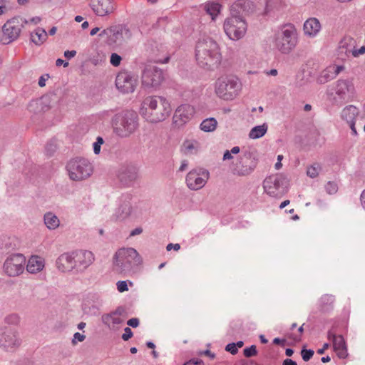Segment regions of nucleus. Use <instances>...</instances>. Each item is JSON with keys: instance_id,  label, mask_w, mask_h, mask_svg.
Masks as SVG:
<instances>
[{"instance_id": "1", "label": "nucleus", "mask_w": 365, "mask_h": 365, "mask_svg": "<svg viewBox=\"0 0 365 365\" xmlns=\"http://www.w3.org/2000/svg\"><path fill=\"white\" fill-rule=\"evenodd\" d=\"M195 58L200 67L214 71L220 65L222 58L219 44L210 37L199 39L195 47Z\"/></svg>"}, {"instance_id": "2", "label": "nucleus", "mask_w": 365, "mask_h": 365, "mask_svg": "<svg viewBox=\"0 0 365 365\" xmlns=\"http://www.w3.org/2000/svg\"><path fill=\"white\" fill-rule=\"evenodd\" d=\"M170 102L158 96H147L140 108V114L148 122L157 123L165 120L171 113Z\"/></svg>"}, {"instance_id": "3", "label": "nucleus", "mask_w": 365, "mask_h": 365, "mask_svg": "<svg viewBox=\"0 0 365 365\" xmlns=\"http://www.w3.org/2000/svg\"><path fill=\"white\" fill-rule=\"evenodd\" d=\"M356 95L354 79L351 78L338 79L327 91V100L332 106L338 107L353 101Z\"/></svg>"}, {"instance_id": "4", "label": "nucleus", "mask_w": 365, "mask_h": 365, "mask_svg": "<svg viewBox=\"0 0 365 365\" xmlns=\"http://www.w3.org/2000/svg\"><path fill=\"white\" fill-rule=\"evenodd\" d=\"M142 259L133 248H120L113 257V271L125 275L133 272L141 264Z\"/></svg>"}, {"instance_id": "5", "label": "nucleus", "mask_w": 365, "mask_h": 365, "mask_svg": "<svg viewBox=\"0 0 365 365\" xmlns=\"http://www.w3.org/2000/svg\"><path fill=\"white\" fill-rule=\"evenodd\" d=\"M114 133L120 138H128L139 127V118L133 110H123L115 114L112 118Z\"/></svg>"}, {"instance_id": "6", "label": "nucleus", "mask_w": 365, "mask_h": 365, "mask_svg": "<svg viewBox=\"0 0 365 365\" xmlns=\"http://www.w3.org/2000/svg\"><path fill=\"white\" fill-rule=\"evenodd\" d=\"M242 90L240 81L233 76H222L215 83V92L221 99L232 101L235 99Z\"/></svg>"}, {"instance_id": "7", "label": "nucleus", "mask_w": 365, "mask_h": 365, "mask_svg": "<svg viewBox=\"0 0 365 365\" xmlns=\"http://www.w3.org/2000/svg\"><path fill=\"white\" fill-rule=\"evenodd\" d=\"M297 43V30L292 24L284 25L274 38V46L282 53H289Z\"/></svg>"}, {"instance_id": "8", "label": "nucleus", "mask_w": 365, "mask_h": 365, "mask_svg": "<svg viewBox=\"0 0 365 365\" xmlns=\"http://www.w3.org/2000/svg\"><path fill=\"white\" fill-rule=\"evenodd\" d=\"M66 169L70 179L74 181H81L88 178L93 171L91 163L83 158L71 160L66 165Z\"/></svg>"}, {"instance_id": "9", "label": "nucleus", "mask_w": 365, "mask_h": 365, "mask_svg": "<svg viewBox=\"0 0 365 365\" xmlns=\"http://www.w3.org/2000/svg\"><path fill=\"white\" fill-rule=\"evenodd\" d=\"M223 28L230 39L239 40L245 36L247 25L241 16H232L225 19Z\"/></svg>"}, {"instance_id": "10", "label": "nucleus", "mask_w": 365, "mask_h": 365, "mask_svg": "<svg viewBox=\"0 0 365 365\" xmlns=\"http://www.w3.org/2000/svg\"><path fill=\"white\" fill-rule=\"evenodd\" d=\"M28 21L21 17H14L8 20L2 27L4 44H9L19 36L21 29Z\"/></svg>"}, {"instance_id": "11", "label": "nucleus", "mask_w": 365, "mask_h": 365, "mask_svg": "<svg viewBox=\"0 0 365 365\" xmlns=\"http://www.w3.org/2000/svg\"><path fill=\"white\" fill-rule=\"evenodd\" d=\"M163 71L154 65H146L142 73V86L146 88H157L164 81Z\"/></svg>"}, {"instance_id": "12", "label": "nucleus", "mask_w": 365, "mask_h": 365, "mask_svg": "<svg viewBox=\"0 0 365 365\" xmlns=\"http://www.w3.org/2000/svg\"><path fill=\"white\" fill-rule=\"evenodd\" d=\"M26 262V257L24 255H11L6 259L3 265V270L9 277H15L19 276L24 271Z\"/></svg>"}, {"instance_id": "13", "label": "nucleus", "mask_w": 365, "mask_h": 365, "mask_svg": "<svg viewBox=\"0 0 365 365\" xmlns=\"http://www.w3.org/2000/svg\"><path fill=\"white\" fill-rule=\"evenodd\" d=\"M21 344V339L16 330L11 327L0 329V347L7 351H14Z\"/></svg>"}, {"instance_id": "14", "label": "nucleus", "mask_w": 365, "mask_h": 365, "mask_svg": "<svg viewBox=\"0 0 365 365\" xmlns=\"http://www.w3.org/2000/svg\"><path fill=\"white\" fill-rule=\"evenodd\" d=\"M210 178V173L202 168H196L190 170L186 175L185 182L188 188L198 190L202 188Z\"/></svg>"}, {"instance_id": "15", "label": "nucleus", "mask_w": 365, "mask_h": 365, "mask_svg": "<svg viewBox=\"0 0 365 365\" xmlns=\"http://www.w3.org/2000/svg\"><path fill=\"white\" fill-rule=\"evenodd\" d=\"M137 85V78L129 72L121 71L115 78L116 88L123 93H133Z\"/></svg>"}, {"instance_id": "16", "label": "nucleus", "mask_w": 365, "mask_h": 365, "mask_svg": "<svg viewBox=\"0 0 365 365\" xmlns=\"http://www.w3.org/2000/svg\"><path fill=\"white\" fill-rule=\"evenodd\" d=\"M195 114V108L188 104L178 106L173 117V124L175 128H180L189 122Z\"/></svg>"}, {"instance_id": "17", "label": "nucleus", "mask_w": 365, "mask_h": 365, "mask_svg": "<svg viewBox=\"0 0 365 365\" xmlns=\"http://www.w3.org/2000/svg\"><path fill=\"white\" fill-rule=\"evenodd\" d=\"M359 115V110L354 105L346 106L340 113L341 119L350 128L351 134L354 136L358 135L355 123Z\"/></svg>"}, {"instance_id": "18", "label": "nucleus", "mask_w": 365, "mask_h": 365, "mask_svg": "<svg viewBox=\"0 0 365 365\" xmlns=\"http://www.w3.org/2000/svg\"><path fill=\"white\" fill-rule=\"evenodd\" d=\"M117 177L122 185L130 186L138 178V169L130 164L123 165L117 172Z\"/></svg>"}, {"instance_id": "19", "label": "nucleus", "mask_w": 365, "mask_h": 365, "mask_svg": "<svg viewBox=\"0 0 365 365\" xmlns=\"http://www.w3.org/2000/svg\"><path fill=\"white\" fill-rule=\"evenodd\" d=\"M282 178L278 175H270L265 178L263 187L267 195L274 197H281L284 192L281 190Z\"/></svg>"}, {"instance_id": "20", "label": "nucleus", "mask_w": 365, "mask_h": 365, "mask_svg": "<svg viewBox=\"0 0 365 365\" xmlns=\"http://www.w3.org/2000/svg\"><path fill=\"white\" fill-rule=\"evenodd\" d=\"M74 252L76 269L78 272L85 271L95 260L94 255L88 250H77Z\"/></svg>"}, {"instance_id": "21", "label": "nucleus", "mask_w": 365, "mask_h": 365, "mask_svg": "<svg viewBox=\"0 0 365 365\" xmlns=\"http://www.w3.org/2000/svg\"><path fill=\"white\" fill-rule=\"evenodd\" d=\"M328 339L332 341L334 350L340 359H345L347 356V349L345 340L342 335L336 334L334 328L328 331Z\"/></svg>"}, {"instance_id": "22", "label": "nucleus", "mask_w": 365, "mask_h": 365, "mask_svg": "<svg viewBox=\"0 0 365 365\" xmlns=\"http://www.w3.org/2000/svg\"><path fill=\"white\" fill-rule=\"evenodd\" d=\"M90 6L93 11L99 16L108 15L115 9L113 0H91Z\"/></svg>"}, {"instance_id": "23", "label": "nucleus", "mask_w": 365, "mask_h": 365, "mask_svg": "<svg viewBox=\"0 0 365 365\" xmlns=\"http://www.w3.org/2000/svg\"><path fill=\"white\" fill-rule=\"evenodd\" d=\"M344 69L345 67L344 65H339L336 63L330 64L322 71L317 78V82L320 84H324L335 78Z\"/></svg>"}, {"instance_id": "24", "label": "nucleus", "mask_w": 365, "mask_h": 365, "mask_svg": "<svg viewBox=\"0 0 365 365\" xmlns=\"http://www.w3.org/2000/svg\"><path fill=\"white\" fill-rule=\"evenodd\" d=\"M356 46V41L351 36H344L339 43L338 55L342 60L352 56L354 48Z\"/></svg>"}, {"instance_id": "25", "label": "nucleus", "mask_w": 365, "mask_h": 365, "mask_svg": "<svg viewBox=\"0 0 365 365\" xmlns=\"http://www.w3.org/2000/svg\"><path fill=\"white\" fill-rule=\"evenodd\" d=\"M123 309L119 307L110 314L103 315L102 321L110 329H117L119 325L124 322L125 318L123 317Z\"/></svg>"}, {"instance_id": "26", "label": "nucleus", "mask_w": 365, "mask_h": 365, "mask_svg": "<svg viewBox=\"0 0 365 365\" xmlns=\"http://www.w3.org/2000/svg\"><path fill=\"white\" fill-rule=\"evenodd\" d=\"M56 267L63 272L76 269L74 252L61 255L56 260Z\"/></svg>"}, {"instance_id": "27", "label": "nucleus", "mask_w": 365, "mask_h": 365, "mask_svg": "<svg viewBox=\"0 0 365 365\" xmlns=\"http://www.w3.org/2000/svg\"><path fill=\"white\" fill-rule=\"evenodd\" d=\"M133 212L131 197L129 195L125 196L119 207L114 215L115 220L122 221L127 219Z\"/></svg>"}, {"instance_id": "28", "label": "nucleus", "mask_w": 365, "mask_h": 365, "mask_svg": "<svg viewBox=\"0 0 365 365\" xmlns=\"http://www.w3.org/2000/svg\"><path fill=\"white\" fill-rule=\"evenodd\" d=\"M321 30V24L316 18H309L304 24V35L310 38L315 37Z\"/></svg>"}, {"instance_id": "29", "label": "nucleus", "mask_w": 365, "mask_h": 365, "mask_svg": "<svg viewBox=\"0 0 365 365\" xmlns=\"http://www.w3.org/2000/svg\"><path fill=\"white\" fill-rule=\"evenodd\" d=\"M45 267V261L43 257L38 255H32L26 264V270L31 274H36L43 270Z\"/></svg>"}, {"instance_id": "30", "label": "nucleus", "mask_w": 365, "mask_h": 365, "mask_svg": "<svg viewBox=\"0 0 365 365\" xmlns=\"http://www.w3.org/2000/svg\"><path fill=\"white\" fill-rule=\"evenodd\" d=\"M99 36L101 37H103L104 36H108V43L109 45L112 44H121L123 43V40L120 38V31L118 26H113L110 28H108L106 29L103 30Z\"/></svg>"}, {"instance_id": "31", "label": "nucleus", "mask_w": 365, "mask_h": 365, "mask_svg": "<svg viewBox=\"0 0 365 365\" xmlns=\"http://www.w3.org/2000/svg\"><path fill=\"white\" fill-rule=\"evenodd\" d=\"M334 297L331 294H324L319 300V309L322 312H327L333 308Z\"/></svg>"}, {"instance_id": "32", "label": "nucleus", "mask_w": 365, "mask_h": 365, "mask_svg": "<svg viewBox=\"0 0 365 365\" xmlns=\"http://www.w3.org/2000/svg\"><path fill=\"white\" fill-rule=\"evenodd\" d=\"M44 224L51 230L57 229L60 225L58 217L52 212H47L43 216Z\"/></svg>"}, {"instance_id": "33", "label": "nucleus", "mask_w": 365, "mask_h": 365, "mask_svg": "<svg viewBox=\"0 0 365 365\" xmlns=\"http://www.w3.org/2000/svg\"><path fill=\"white\" fill-rule=\"evenodd\" d=\"M48 34L45 29L38 27L31 34V41L37 46L43 44L47 39Z\"/></svg>"}, {"instance_id": "34", "label": "nucleus", "mask_w": 365, "mask_h": 365, "mask_svg": "<svg viewBox=\"0 0 365 365\" xmlns=\"http://www.w3.org/2000/svg\"><path fill=\"white\" fill-rule=\"evenodd\" d=\"M200 148L199 142L195 140H187L183 143V148L186 154H196L199 151Z\"/></svg>"}, {"instance_id": "35", "label": "nucleus", "mask_w": 365, "mask_h": 365, "mask_svg": "<svg viewBox=\"0 0 365 365\" xmlns=\"http://www.w3.org/2000/svg\"><path fill=\"white\" fill-rule=\"evenodd\" d=\"M267 125L264 123L261 125H257L252 128L249 133V137L252 139H257L264 135L267 131Z\"/></svg>"}, {"instance_id": "36", "label": "nucleus", "mask_w": 365, "mask_h": 365, "mask_svg": "<svg viewBox=\"0 0 365 365\" xmlns=\"http://www.w3.org/2000/svg\"><path fill=\"white\" fill-rule=\"evenodd\" d=\"M217 125V121L214 118H209L202 120L200 123V128L205 132L214 131Z\"/></svg>"}, {"instance_id": "37", "label": "nucleus", "mask_w": 365, "mask_h": 365, "mask_svg": "<svg viewBox=\"0 0 365 365\" xmlns=\"http://www.w3.org/2000/svg\"><path fill=\"white\" fill-rule=\"evenodd\" d=\"M205 9L211 16L212 19L214 20L220 13V5L217 3H208L205 6Z\"/></svg>"}, {"instance_id": "38", "label": "nucleus", "mask_w": 365, "mask_h": 365, "mask_svg": "<svg viewBox=\"0 0 365 365\" xmlns=\"http://www.w3.org/2000/svg\"><path fill=\"white\" fill-rule=\"evenodd\" d=\"M255 165H242L241 167L236 166L234 169V173L240 176H245L250 174L255 169Z\"/></svg>"}, {"instance_id": "39", "label": "nucleus", "mask_w": 365, "mask_h": 365, "mask_svg": "<svg viewBox=\"0 0 365 365\" xmlns=\"http://www.w3.org/2000/svg\"><path fill=\"white\" fill-rule=\"evenodd\" d=\"M83 310L85 314L89 315H98L100 313L98 305L91 304L90 302H86L83 304Z\"/></svg>"}, {"instance_id": "40", "label": "nucleus", "mask_w": 365, "mask_h": 365, "mask_svg": "<svg viewBox=\"0 0 365 365\" xmlns=\"http://www.w3.org/2000/svg\"><path fill=\"white\" fill-rule=\"evenodd\" d=\"M321 170L322 167L320 164L318 163H314L307 168V175L311 178H317Z\"/></svg>"}, {"instance_id": "41", "label": "nucleus", "mask_w": 365, "mask_h": 365, "mask_svg": "<svg viewBox=\"0 0 365 365\" xmlns=\"http://www.w3.org/2000/svg\"><path fill=\"white\" fill-rule=\"evenodd\" d=\"M118 29L120 31V38H122L123 42L131 38L132 34L128 28L125 26H118Z\"/></svg>"}, {"instance_id": "42", "label": "nucleus", "mask_w": 365, "mask_h": 365, "mask_svg": "<svg viewBox=\"0 0 365 365\" xmlns=\"http://www.w3.org/2000/svg\"><path fill=\"white\" fill-rule=\"evenodd\" d=\"M103 143V138L101 136H98L96 140L93 144V152L95 154L98 155L101 153V148Z\"/></svg>"}, {"instance_id": "43", "label": "nucleus", "mask_w": 365, "mask_h": 365, "mask_svg": "<svg viewBox=\"0 0 365 365\" xmlns=\"http://www.w3.org/2000/svg\"><path fill=\"white\" fill-rule=\"evenodd\" d=\"M303 331H304V329H303V325H302L297 329L296 333L289 334L288 337L293 339L294 341L298 342V341H301Z\"/></svg>"}, {"instance_id": "44", "label": "nucleus", "mask_w": 365, "mask_h": 365, "mask_svg": "<svg viewBox=\"0 0 365 365\" xmlns=\"http://www.w3.org/2000/svg\"><path fill=\"white\" fill-rule=\"evenodd\" d=\"M327 192L330 194H335L338 190V185L334 182H329L325 186Z\"/></svg>"}, {"instance_id": "45", "label": "nucleus", "mask_w": 365, "mask_h": 365, "mask_svg": "<svg viewBox=\"0 0 365 365\" xmlns=\"http://www.w3.org/2000/svg\"><path fill=\"white\" fill-rule=\"evenodd\" d=\"M122 58L118 54L113 53L110 56V62L113 66H118Z\"/></svg>"}, {"instance_id": "46", "label": "nucleus", "mask_w": 365, "mask_h": 365, "mask_svg": "<svg viewBox=\"0 0 365 365\" xmlns=\"http://www.w3.org/2000/svg\"><path fill=\"white\" fill-rule=\"evenodd\" d=\"M302 357L304 361H308L314 355V351L311 349H302Z\"/></svg>"}, {"instance_id": "47", "label": "nucleus", "mask_w": 365, "mask_h": 365, "mask_svg": "<svg viewBox=\"0 0 365 365\" xmlns=\"http://www.w3.org/2000/svg\"><path fill=\"white\" fill-rule=\"evenodd\" d=\"M244 354L246 357H251L257 354V349L255 345L244 349Z\"/></svg>"}, {"instance_id": "48", "label": "nucleus", "mask_w": 365, "mask_h": 365, "mask_svg": "<svg viewBox=\"0 0 365 365\" xmlns=\"http://www.w3.org/2000/svg\"><path fill=\"white\" fill-rule=\"evenodd\" d=\"M117 289L120 292H123L128 290L127 281H118L116 283Z\"/></svg>"}, {"instance_id": "49", "label": "nucleus", "mask_w": 365, "mask_h": 365, "mask_svg": "<svg viewBox=\"0 0 365 365\" xmlns=\"http://www.w3.org/2000/svg\"><path fill=\"white\" fill-rule=\"evenodd\" d=\"M364 53H365V46H361L359 49H357L356 47L355 46V48H354V51H353L351 57H359V56L363 55Z\"/></svg>"}, {"instance_id": "50", "label": "nucleus", "mask_w": 365, "mask_h": 365, "mask_svg": "<svg viewBox=\"0 0 365 365\" xmlns=\"http://www.w3.org/2000/svg\"><path fill=\"white\" fill-rule=\"evenodd\" d=\"M225 350L232 354H235L237 353V348L236 347V344L235 343L228 344L225 347Z\"/></svg>"}, {"instance_id": "51", "label": "nucleus", "mask_w": 365, "mask_h": 365, "mask_svg": "<svg viewBox=\"0 0 365 365\" xmlns=\"http://www.w3.org/2000/svg\"><path fill=\"white\" fill-rule=\"evenodd\" d=\"M133 336V332L129 327H126L124 329V334L122 335V339L124 341H128Z\"/></svg>"}, {"instance_id": "52", "label": "nucleus", "mask_w": 365, "mask_h": 365, "mask_svg": "<svg viewBox=\"0 0 365 365\" xmlns=\"http://www.w3.org/2000/svg\"><path fill=\"white\" fill-rule=\"evenodd\" d=\"M85 339H86V336L85 335L81 334H80L78 332H76L73 335V339L72 340V343H73V344H76V341L81 342V341H84Z\"/></svg>"}, {"instance_id": "53", "label": "nucleus", "mask_w": 365, "mask_h": 365, "mask_svg": "<svg viewBox=\"0 0 365 365\" xmlns=\"http://www.w3.org/2000/svg\"><path fill=\"white\" fill-rule=\"evenodd\" d=\"M183 365H204L202 360L198 359H191Z\"/></svg>"}, {"instance_id": "54", "label": "nucleus", "mask_w": 365, "mask_h": 365, "mask_svg": "<svg viewBox=\"0 0 365 365\" xmlns=\"http://www.w3.org/2000/svg\"><path fill=\"white\" fill-rule=\"evenodd\" d=\"M127 324L132 327H137L139 325V320L137 318H132L127 322Z\"/></svg>"}, {"instance_id": "55", "label": "nucleus", "mask_w": 365, "mask_h": 365, "mask_svg": "<svg viewBox=\"0 0 365 365\" xmlns=\"http://www.w3.org/2000/svg\"><path fill=\"white\" fill-rule=\"evenodd\" d=\"M6 321L9 323H17L19 321V317L16 314H11L6 317Z\"/></svg>"}, {"instance_id": "56", "label": "nucleus", "mask_w": 365, "mask_h": 365, "mask_svg": "<svg viewBox=\"0 0 365 365\" xmlns=\"http://www.w3.org/2000/svg\"><path fill=\"white\" fill-rule=\"evenodd\" d=\"M9 8L4 1H0V15L5 14L8 11Z\"/></svg>"}, {"instance_id": "57", "label": "nucleus", "mask_w": 365, "mask_h": 365, "mask_svg": "<svg viewBox=\"0 0 365 365\" xmlns=\"http://www.w3.org/2000/svg\"><path fill=\"white\" fill-rule=\"evenodd\" d=\"M188 168V161L187 160H184L181 162V165L179 168L180 172H183L186 170Z\"/></svg>"}, {"instance_id": "58", "label": "nucleus", "mask_w": 365, "mask_h": 365, "mask_svg": "<svg viewBox=\"0 0 365 365\" xmlns=\"http://www.w3.org/2000/svg\"><path fill=\"white\" fill-rule=\"evenodd\" d=\"M180 246L179 244H172V243L168 244L166 247L168 251H170L172 249L175 250V251H178L180 250Z\"/></svg>"}, {"instance_id": "59", "label": "nucleus", "mask_w": 365, "mask_h": 365, "mask_svg": "<svg viewBox=\"0 0 365 365\" xmlns=\"http://www.w3.org/2000/svg\"><path fill=\"white\" fill-rule=\"evenodd\" d=\"M76 55V51L74 50L72 51H66L64 52V56L67 58H71L74 57Z\"/></svg>"}, {"instance_id": "60", "label": "nucleus", "mask_w": 365, "mask_h": 365, "mask_svg": "<svg viewBox=\"0 0 365 365\" xmlns=\"http://www.w3.org/2000/svg\"><path fill=\"white\" fill-rule=\"evenodd\" d=\"M143 232V229L141 227H137L131 231L130 234V237H133L135 235H138Z\"/></svg>"}, {"instance_id": "61", "label": "nucleus", "mask_w": 365, "mask_h": 365, "mask_svg": "<svg viewBox=\"0 0 365 365\" xmlns=\"http://www.w3.org/2000/svg\"><path fill=\"white\" fill-rule=\"evenodd\" d=\"M41 18L38 16L33 17L29 20H26L28 22L26 24L31 23L34 24H38L41 21Z\"/></svg>"}, {"instance_id": "62", "label": "nucleus", "mask_w": 365, "mask_h": 365, "mask_svg": "<svg viewBox=\"0 0 365 365\" xmlns=\"http://www.w3.org/2000/svg\"><path fill=\"white\" fill-rule=\"evenodd\" d=\"M232 155V153L230 152V150H226L223 155V160H227L232 159L233 158Z\"/></svg>"}, {"instance_id": "63", "label": "nucleus", "mask_w": 365, "mask_h": 365, "mask_svg": "<svg viewBox=\"0 0 365 365\" xmlns=\"http://www.w3.org/2000/svg\"><path fill=\"white\" fill-rule=\"evenodd\" d=\"M360 200L363 208L365 210V190L361 194Z\"/></svg>"}, {"instance_id": "64", "label": "nucleus", "mask_w": 365, "mask_h": 365, "mask_svg": "<svg viewBox=\"0 0 365 365\" xmlns=\"http://www.w3.org/2000/svg\"><path fill=\"white\" fill-rule=\"evenodd\" d=\"M282 365H297V364L292 359H287L283 361Z\"/></svg>"}]
</instances>
